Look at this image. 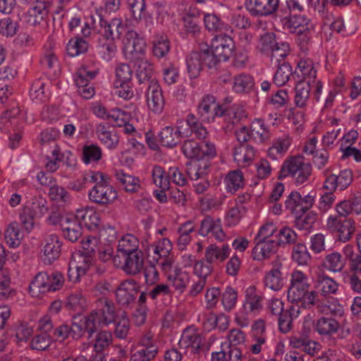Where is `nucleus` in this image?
I'll list each match as a JSON object with an SVG mask.
<instances>
[{"label":"nucleus","instance_id":"nucleus-63","mask_svg":"<svg viewBox=\"0 0 361 361\" xmlns=\"http://www.w3.org/2000/svg\"><path fill=\"white\" fill-rule=\"evenodd\" d=\"M237 300V292L231 287H226L222 294L221 302L224 308L230 311L235 305Z\"/></svg>","mask_w":361,"mask_h":361},{"label":"nucleus","instance_id":"nucleus-39","mask_svg":"<svg viewBox=\"0 0 361 361\" xmlns=\"http://www.w3.org/2000/svg\"><path fill=\"white\" fill-rule=\"evenodd\" d=\"M186 124L190 130V133L194 134L197 139H205L209 133L207 128L200 123L195 115L190 114L186 118Z\"/></svg>","mask_w":361,"mask_h":361},{"label":"nucleus","instance_id":"nucleus-17","mask_svg":"<svg viewBox=\"0 0 361 361\" xmlns=\"http://www.w3.org/2000/svg\"><path fill=\"white\" fill-rule=\"evenodd\" d=\"M49 2L45 0H36L27 11V23L30 25H39L49 13Z\"/></svg>","mask_w":361,"mask_h":361},{"label":"nucleus","instance_id":"nucleus-52","mask_svg":"<svg viewBox=\"0 0 361 361\" xmlns=\"http://www.w3.org/2000/svg\"><path fill=\"white\" fill-rule=\"evenodd\" d=\"M112 343V335L109 331H101L98 332L94 338L93 345L94 350L96 351H104L109 348Z\"/></svg>","mask_w":361,"mask_h":361},{"label":"nucleus","instance_id":"nucleus-46","mask_svg":"<svg viewBox=\"0 0 361 361\" xmlns=\"http://www.w3.org/2000/svg\"><path fill=\"white\" fill-rule=\"evenodd\" d=\"M112 324H115L114 335L116 338L124 339L127 337L130 329V321L127 317L126 311L121 312V316H119L116 322Z\"/></svg>","mask_w":361,"mask_h":361},{"label":"nucleus","instance_id":"nucleus-6","mask_svg":"<svg viewBox=\"0 0 361 361\" xmlns=\"http://www.w3.org/2000/svg\"><path fill=\"white\" fill-rule=\"evenodd\" d=\"M97 312L91 311L87 315L83 317H74L72 324V337L74 339L80 338L87 334L90 338L97 331L96 321Z\"/></svg>","mask_w":361,"mask_h":361},{"label":"nucleus","instance_id":"nucleus-31","mask_svg":"<svg viewBox=\"0 0 361 361\" xmlns=\"http://www.w3.org/2000/svg\"><path fill=\"white\" fill-rule=\"evenodd\" d=\"M76 217L89 230L96 229L100 222L99 214L90 208L78 209L76 211Z\"/></svg>","mask_w":361,"mask_h":361},{"label":"nucleus","instance_id":"nucleus-51","mask_svg":"<svg viewBox=\"0 0 361 361\" xmlns=\"http://www.w3.org/2000/svg\"><path fill=\"white\" fill-rule=\"evenodd\" d=\"M292 259L299 265H307L311 261L307 247L303 243H298L293 248Z\"/></svg>","mask_w":361,"mask_h":361},{"label":"nucleus","instance_id":"nucleus-27","mask_svg":"<svg viewBox=\"0 0 361 361\" xmlns=\"http://www.w3.org/2000/svg\"><path fill=\"white\" fill-rule=\"evenodd\" d=\"M140 58L137 60H130V62L134 63L139 82H149V83L153 80L151 79L154 73L153 65L145 59V56Z\"/></svg>","mask_w":361,"mask_h":361},{"label":"nucleus","instance_id":"nucleus-2","mask_svg":"<svg viewBox=\"0 0 361 361\" xmlns=\"http://www.w3.org/2000/svg\"><path fill=\"white\" fill-rule=\"evenodd\" d=\"M311 173L312 166L309 163L304 162L302 156L292 157L286 160L282 165L279 179L291 176L295 178L297 185H301L308 180Z\"/></svg>","mask_w":361,"mask_h":361},{"label":"nucleus","instance_id":"nucleus-54","mask_svg":"<svg viewBox=\"0 0 361 361\" xmlns=\"http://www.w3.org/2000/svg\"><path fill=\"white\" fill-rule=\"evenodd\" d=\"M317 215L313 212L307 214H300L297 216L295 220V226L300 230H308L312 228V225L316 222Z\"/></svg>","mask_w":361,"mask_h":361},{"label":"nucleus","instance_id":"nucleus-42","mask_svg":"<svg viewBox=\"0 0 361 361\" xmlns=\"http://www.w3.org/2000/svg\"><path fill=\"white\" fill-rule=\"evenodd\" d=\"M251 133L262 143L270 138L271 133L262 119L256 118L250 124Z\"/></svg>","mask_w":361,"mask_h":361},{"label":"nucleus","instance_id":"nucleus-43","mask_svg":"<svg viewBox=\"0 0 361 361\" xmlns=\"http://www.w3.org/2000/svg\"><path fill=\"white\" fill-rule=\"evenodd\" d=\"M278 68L274 76V82L277 86L284 85L290 79L292 75V68L289 63L283 62L277 64Z\"/></svg>","mask_w":361,"mask_h":361},{"label":"nucleus","instance_id":"nucleus-49","mask_svg":"<svg viewBox=\"0 0 361 361\" xmlns=\"http://www.w3.org/2000/svg\"><path fill=\"white\" fill-rule=\"evenodd\" d=\"M254 80L252 76L240 74L234 78L233 90L238 93L247 92L254 87Z\"/></svg>","mask_w":361,"mask_h":361},{"label":"nucleus","instance_id":"nucleus-32","mask_svg":"<svg viewBox=\"0 0 361 361\" xmlns=\"http://www.w3.org/2000/svg\"><path fill=\"white\" fill-rule=\"evenodd\" d=\"M262 296L257 293L255 286H251L245 290V300L243 307L246 311L252 312L262 309Z\"/></svg>","mask_w":361,"mask_h":361},{"label":"nucleus","instance_id":"nucleus-3","mask_svg":"<svg viewBox=\"0 0 361 361\" xmlns=\"http://www.w3.org/2000/svg\"><path fill=\"white\" fill-rule=\"evenodd\" d=\"M349 215L337 213L330 216L327 220L326 226L332 232L337 233V239L343 243L349 241L355 231V221Z\"/></svg>","mask_w":361,"mask_h":361},{"label":"nucleus","instance_id":"nucleus-58","mask_svg":"<svg viewBox=\"0 0 361 361\" xmlns=\"http://www.w3.org/2000/svg\"><path fill=\"white\" fill-rule=\"evenodd\" d=\"M116 80L114 83V86L121 85L124 82H130L132 76V70L127 63L119 64L115 70Z\"/></svg>","mask_w":361,"mask_h":361},{"label":"nucleus","instance_id":"nucleus-44","mask_svg":"<svg viewBox=\"0 0 361 361\" xmlns=\"http://www.w3.org/2000/svg\"><path fill=\"white\" fill-rule=\"evenodd\" d=\"M96 238H87L82 241L81 257L83 258L82 263L90 267L92 259L94 256L97 250Z\"/></svg>","mask_w":361,"mask_h":361},{"label":"nucleus","instance_id":"nucleus-62","mask_svg":"<svg viewBox=\"0 0 361 361\" xmlns=\"http://www.w3.org/2000/svg\"><path fill=\"white\" fill-rule=\"evenodd\" d=\"M72 326L63 324L54 329H53L51 332V338L52 341L63 342L68 336L72 334Z\"/></svg>","mask_w":361,"mask_h":361},{"label":"nucleus","instance_id":"nucleus-55","mask_svg":"<svg viewBox=\"0 0 361 361\" xmlns=\"http://www.w3.org/2000/svg\"><path fill=\"white\" fill-rule=\"evenodd\" d=\"M279 42L274 32H266L261 36L258 47L260 52L269 54Z\"/></svg>","mask_w":361,"mask_h":361},{"label":"nucleus","instance_id":"nucleus-11","mask_svg":"<svg viewBox=\"0 0 361 361\" xmlns=\"http://www.w3.org/2000/svg\"><path fill=\"white\" fill-rule=\"evenodd\" d=\"M198 114L202 121L209 122L213 120L215 116H223L225 115H231L229 109H224L219 104H216V99L212 95H206L203 97L197 107Z\"/></svg>","mask_w":361,"mask_h":361},{"label":"nucleus","instance_id":"nucleus-25","mask_svg":"<svg viewBox=\"0 0 361 361\" xmlns=\"http://www.w3.org/2000/svg\"><path fill=\"white\" fill-rule=\"evenodd\" d=\"M124 257L125 263L123 266V269L126 274L135 275L140 272L143 268L144 263L143 252L142 250L124 255Z\"/></svg>","mask_w":361,"mask_h":361},{"label":"nucleus","instance_id":"nucleus-15","mask_svg":"<svg viewBox=\"0 0 361 361\" xmlns=\"http://www.w3.org/2000/svg\"><path fill=\"white\" fill-rule=\"evenodd\" d=\"M204 339L198 331L192 327H187L182 333L178 345L180 348H192L194 353H198L203 346Z\"/></svg>","mask_w":361,"mask_h":361},{"label":"nucleus","instance_id":"nucleus-56","mask_svg":"<svg viewBox=\"0 0 361 361\" xmlns=\"http://www.w3.org/2000/svg\"><path fill=\"white\" fill-rule=\"evenodd\" d=\"M154 183L159 188L166 190L169 188V176L166 175L164 170L160 166H154L152 172Z\"/></svg>","mask_w":361,"mask_h":361},{"label":"nucleus","instance_id":"nucleus-22","mask_svg":"<svg viewBox=\"0 0 361 361\" xmlns=\"http://www.w3.org/2000/svg\"><path fill=\"white\" fill-rule=\"evenodd\" d=\"M230 252L231 248L228 244H224L221 247L216 244H210L205 249L204 258L209 263H221L229 257Z\"/></svg>","mask_w":361,"mask_h":361},{"label":"nucleus","instance_id":"nucleus-16","mask_svg":"<svg viewBox=\"0 0 361 361\" xmlns=\"http://www.w3.org/2000/svg\"><path fill=\"white\" fill-rule=\"evenodd\" d=\"M159 142L164 147L172 148L176 146L182 137H188V131L183 129V126H178L175 130L172 126L164 128L159 133Z\"/></svg>","mask_w":361,"mask_h":361},{"label":"nucleus","instance_id":"nucleus-26","mask_svg":"<svg viewBox=\"0 0 361 361\" xmlns=\"http://www.w3.org/2000/svg\"><path fill=\"white\" fill-rule=\"evenodd\" d=\"M310 80L304 79L299 81L295 87L294 103L296 107L304 108L307 106L310 95Z\"/></svg>","mask_w":361,"mask_h":361},{"label":"nucleus","instance_id":"nucleus-60","mask_svg":"<svg viewBox=\"0 0 361 361\" xmlns=\"http://www.w3.org/2000/svg\"><path fill=\"white\" fill-rule=\"evenodd\" d=\"M157 353L156 345L144 346L136 353L133 354L130 360L133 361H149L153 359Z\"/></svg>","mask_w":361,"mask_h":361},{"label":"nucleus","instance_id":"nucleus-45","mask_svg":"<svg viewBox=\"0 0 361 361\" xmlns=\"http://www.w3.org/2000/svg\"><path fill=\"white\" fill-rule=\"evenodd\" d=\"M116 176L126 192H136L140 188V180L135 176L122 172L116 173Z\"/></svg>","mask_w":361,"mask_h":361},{"label":"nucleus","instance_id":"nucleus-9","mask_svg":"<svg viewBox=\"0 0 361 361\" xmlns=\"http://www.w3.org/2000/svg\"><path fill=\"white\" fill-rule=\"evenodd\" d=\"M38 329L40 331V333L32 338L30 341V348L33 350H45L53 342L51 338L53 323L49 316H45L40 319Z\"/></svg>","mask_w":361,"mask_h":361},{"label":"nucleus","instance_id":"nucleus-37","mask_svg":"<svg viewBox=\"0 0 361 361\" xmlns=\"http://www.w3.org/2000/svg\"><path fill=\"white\" fill-rule=\"evenodd\" d=\"M200 54L203 66H206L209 68L215 66L222 60V59L215 53L214 49L212 47L209 49L207 44H202L200 45Z\"/></svg>","mask_w":361,"mask_h":361},{"label":"nucleus","instance_id":"nucleus-57","mask_svg":"<svg viewBox=\"0 0 361 361\" xmlns=\"http://www.w3.org/2000/svg\"><path fill=\"white\" fill-rule=\"evenodd\" d=\"M102 149L96 145H85L82 148V160L85 164L98 161L102 158Z\"/></svg>","mask_w":361,"mask_h":361},{"label":"nucleus","instance_id":"nucleus-48","mask_svg":"<svg viewBox=\"0 0 361 361\" xmlns=\"http://www.w3.org/2000/svg\"><path fill=\"white\" fill-rule=\"evenodd\" d=\"M265 286L274 290H279L283 286L281 272L279 268H274L267 273L264 279Z\"/></svg>","mask_w":361,"mask_h":361},{"label":"nucleus","instance_id":"nucleus-34","mask_svg":"<svg viewBox=\"0 0 361 361\" xmlns=\"http://www.w3.org/2000/svg\"><path fill=\"white\" fill-rule=\"evenodd\" d=\"M88 49L89 43L79 37L71 38L66 45L67 54L71 57L85 54L87 51Z\"/></svg>","mask_w":361,"mask_h":361},{"label":"nucleus","instance_id":"nucleus-35","mask_svg":"<svg viewBox=\"0 0 361 361\" xmlns=\"http://www.w3.org/2000/svg\"><path fill=\"white\" fill-rule=\"evenodd\" d=\"M139 240L132 234H126L118 241L117 250L124 255L140 251L138 249Z\"/></svg>","mask_w":361,"mask_h":361},{"label":"nucleus","instance_id":"nucleus-7","mask_svg":"<svg viewBox=\"0 0 361 361\" xmlns=\"http://www.w3.org/2000/svg\"><path fill=\"white\" fill-rule=\"evenodd\" d=\"M88 197L92 202L107 207L118 198V193L108 180L102 185H94L88 192Z\"/></svg>","mask_w":361,"mask_h":361},{"label":"nucleus","instance_id":"nucleus-41","mask_svg":"<svg viewBox=\"0 0 361 361\" xmlns=\"http://www.w3.org/2000/svg\"><path fill=\"white\" fill-rule=\"evenodd\" d=\"M345 265V262L339 252H334L326 256L323 266L334 272L341 271Z\"/></svg>","mask_w":361,"mask_h":361},{"label":"nucleus","instance_id":"nucleus-23","mask_svg":"<svg viewBox=\"0 0 361 361\" xmlns=\"http://www.w3.org/2000/svg\"><path fill=\"white\" fill-rule=\"evenodd\" d=\"M279 243L274 240L260 242L257 240V245L252 250V258L259 261L268 259L276 252Z\"/></svg>","mask_w":361,"mask_h":361},{"label":"nucleus","instance_id":"nucleus-13","mask_svg":"<svg viewBox=\"0 0 361 361\" xmlns=\"http://www.w3.org/2000/svg\"><path fill=\"white\" fill-rule=\"evenodd\" d=\"M148 108L153 112L160 114L165 104L162 90L156 80L150 81L146 93Z\"/></svg>","mask_w":361,"mask_h":361},{"label":"nucleus","instance_id":"nucleus-21","mask_svg":"<svg viewBox=\"0 0 361 361\" xmlns=\"http://www.w3.org/2000/svg\"><path fill=\"white\" fill-rule=\"evenodd\" d=\"M212 47L223 61H226L231 56L235 44L231 37L224 34L216 36Z\"/></svg>","mask_w":361,"mask_h":361},{"label":"nucleus","instance_id":"nucleus-19","mask_svg":"<svg viewBox=\"0 0 361 361\" xmlns=\"http://www.w3.org/2000/svg\"><path fill=\"white\" fill-rule=\"evenodd\" d=\"M61 245L59 236L55 234L49 235L45 239V244L42 250L44 254L43 262L51 264L57 259L61 254Z\"/></svg>","mask_w":361,"mask_h":361},{"label":"nucleus","instance_id":"nucleus-8","mask_svg":"<svg viewBox=\"0 0 361 361\" xmlns=\"http://www.w3.org/2000/svg\"><path fill=\"white\" fill-rule=\"evenodd\" d=\"M124 50L130 60L140 59L145 56V42L144 39L134 30H128L123 37Z\"/></svg>","mask_w":361,"mask_h":361},{"label":"nucleus","instance_id":"nucleus-24","mask_svg":"<svg viewBox=\"0 0 361 361\" xmlns=\"http://www.w3.org/2000/svg\"><path fill=\"white\" fill-rule=\"evenodd\" d=\"M336 209L337 213L350 215L351 214H360L361 213V192L351 195L348 200L339 202Z\"/></svg>","mask_w":361,"mask_h":361},{"label":"nucleus","instance_id":"nucleus-10","mask_svg":"<svg viewBox=\"0 0 361 361\" xmlns=\"http://www.w3.org/2000/svg\"><path fill=\"white\" fill-rule=\"evenodd\" d=\"M92 311L96 312L97 321L99 324L108 326L116 322L119 316H121L123 310H116L115 304L106 298H100L97 301V309Z\"/></svg>","mask_w":361,"mask_h":361},{"label":"nucleus","instance_id":"nucleus-61","mask_svg":"<svg viewBox=\"0 0 361 361\" xmlns=\"http://www.w3.org/2000/svg\"><path fill=\"white\" fill-rule=\"evenodd\" d=\"M170 50L169 41L166 37L160 38L153 42V54L158 58L165 56Z\"/></svg>","mask_w":361,"mask_h":361},{"label":"nucleus","instance_id":"nucleus-59","mask_svg":"<svg viewBox=\"0 0 361 361\" xmlns=\"http://www.w3.org/2000/svg\"><path fill=\"white\" fill-rule=\"evenodd\" d=\"M66 306L75 312H80L86 307V300L81 293L71 294L66 301Z\"/></svg>","mask_w":361,"mask_h":361},{"label":"nucleus","instance_id":"nucleus-14","mask_svg":"<svg viewBox=\"0 0 361 361\" xmlns=\"http://www.w3.org/2000/svg\"><path fill=\"white\" fill-rule=\"evenodd\" d=\"M99 23L100 27L99 32L103 38L118 39L126 30V25L121 18H115L108 21L101 17Z\"/></svg>","mask_w":361,"mask_h":361},{"label":"nucleus","instance_id":"nucleus-64","mask_svg":"<svg viewBox=\"0 0 361 361\" xmlns=\"http://www.w3.org/2000/svg\"><path fill=\"white\" fill-rule=\"evenodd\" d=\"M32 327L26 323H20L16 328L15 342L20 345L22 342H27L32 334Z\"/></svg>","mask_w":361,"mask_h":361},{"label":"nucleus","instance_id":"nucleus-38","mask_svg":"<svg viewBox=\"0 0 361 361\" xmlns=\"http://www.w3.org/2000/svg\"><path fill=\"white\" fill-rule=\"evenodd\" d=\"M226 189L231 193H235L244 185L243 175L240 170L229 172L224 179Z\"/></svg>","mask_w":361,"mask_h":361},{"label":"nucleus","instance_id":"nucleus-40","mask_svg":"<svg viewBox=\"0 0 361 361\" xmlns=\"http://www.w3.org/2000/svg\"><path fill=\"white\" fill-rule=\"evenodd\" d=\"M99 47L102 58L106 61H109L113 59L117 51L115 40H112V39H99Z\"/></svg>","mask_w":361,"mask_h":361},{"label":"nucleus","instance_id":"nucleus-4","mask_svg":"<svg viewBox=\"0 0 361 361\" xmlns=\"http://www.w3.org/2000/svg\"><path fill=\"white\" fill-rule=\"evenodd\" d=\"M181 149L187 158L195 160L212 159L216 154L214 145L209 141L197 142L193 140H186Z\"/></svg>","mask_w":361,"mask_h":361},{"label":"nucleus","instance_id":"nucleus-18","mask_svg":"<svg viewBox=\"0 0 361 361\" xmlns=\"http://www.w3.org/2000/svg\"><path fill=\"white\" fill-rule=\"evenodd\" d=\"M199 233L202 236L212 233V235L220 242L224 241L226 238V235L222 229L221 220L219 219L214 220L209 216H206L201 221Z\"/></svg>","mask_w":361,"mask_h":361},{"label":"nucleus","instance_id":"nucleus-12","mask_svg":"<svg viewBox=\"0 0 361 361\" xmlns=\"http://www.w3.org/2000/svg\"><path fill=\"white\" fill-rule=\"evenodd\" d=\"M279 0H247L245 8L252 16L273 15L279 8Z\"/></svg>","mask_w":361,"mask_h":361},{"label":"nucleus","instance_id":"nucleus-33","mask_svg":"<svg viewBox=\"0 0 361 361\" xmlns=\"http://www.w3.org/2000/svg\"><path fill=\"white\" fill-rule=\"evenodd\" d=\"M283 26L290 32H296L298 30H304L307 27L308 20L302 15L294 13L289 14V17H285Z\"/></svg>","mask_w":361,"mask_h":361},{"label":"nucleus","instance_id":"nucleus-47","mask_svg":"<svg viewBox=\"0 0 361 361\" xmlns=\"http://www.w3.org/2000/svg\"><path fill=\"white\" fill-rule=\"evenodd\" d=\"M6 243L11 247H16L20 243V239L23 237L17 223L11 224L4 233Z\"/></svg>","mask_w":361,"mask_h":361},{"label":"nucleus","instance_id":"nucleus-53","mask_svg":"<svg viewBox=\"0 0 361 361\" xmlns=\"http://www.w3.org/2000/svg\"><path fill=\"white\" fill-rule=\"evenodd\" d=\"M290 52L289 44L286 42L279 41L273 50L269 53L272 63L279 64L288 55Z\"/></svg>","mask_w":361,"mask_h":361},{"label":"nucleus","instance_id":"nucleus-20","mask_svg":"<svg viewBox=\"0 0 361 361\" xmlns=\"http://www.w3.org/2000/svg\"><path fill=\"white\" fill-rule=\"evenodd\" d=\"M96 134L100 142L109 149H114L119 142V137L114 127L99 123L96 127Z\"/></svg>","mask_w":361,"mask_h":361},{"label":"nucleus","instance_id":"nucleus-5","mask_svg":"<svg viewBox=\"0 0 361 361\" xmlns=\"http://www.w3.org/2000/svg\"><path fill=\"white\" fill-rule=\"evenodd\" d=\"M139 285L133 279H127L118 286L115 291L116 301L123 308H132L136 303Z\"/></svg>","mask_w":361,"mask_h":361},{"label":"nucleus","instance_id":"nucleus-28","mask_svg":"<svg viewBox=\"0 0 361 361\" xmlns=\"http://www.w3.org/2000/svg\"><path fill=\"white\" fill-rule=\"evenodd\" d=\"M234 160L243 166L249 165L255 155L254 147L247 144H239L233 149Z\"/></svg>","mask_w":361,"mask_h":361},{"label":"nucleus","instance_id":"nucleus-30","mask_svg":"<svg viewBox=\"0 0 361 361\" xmlns=\"http://www.w3.org/2000/svg\"><path fill=\"white\" fill-rule=\"evenodd\" d=\"M315 286L321 295L326 296L329 294H335L338 290V284L332 278L319 272L317 274Z\"/></svg>","mask_w":361,"mask_h":361},{"label":"nucleus","instance_id":"nucleus-50","mask_svg":"<svg viewBox=\"0 0 361 361\" xmlns=\"http://www.w3.org/2000/svg\"><path fill=\"white\" fill-rule=\"evenodd\" d=\"M37 211L31 207H25L20 214V219L25 229L30 232L35 226V219L37 218Z\"/></svg>","mask_w":361,"mask_h":361},{"label":"nucleus","instance_id":"nucleus-29","mask_svg":"<svg viewBox=\"0 0 361 361\" xmlns=\"http://www.w3.org/2000/svg\"><path fill=\"white\" fill-rule=\"evenodd\" d=\"M339 328V322L331 317H322L317 320L315 324L316 331L323 336H331L336 333Z\"/></svg>","mask_w":361,"mask_h":361},{"label":"nucleus","instance_id":"nucleus-1","mask_svg":"<svg viewBox=\"0 0 361 361\" xmlns=\"http://www.w3.org/2000/svg\"><path fill=\"white\" fill-rule=\"evenodd\" d=\"M307 277L300 271H295L291 276V285L287 293L289 302L300 303L303 308L310 309L316 303L317 292L309 290Z\"/></svg>","mask_w":361,"mask_h":361},{"label":"nucleus","instance_id":"nucleus-36","mask_svg":"<svg viewBox=\"0 0 361 361\" xmlns=\"http://www.w3.org/2000/svg\"><path fill=\"white\" fill-rule=\"evenodd\" d=\"M186 65L190 78H196L203 68L200 51H192L187 56Z\"/></svg>","mask_w":361,"mask_h":361}]
</instances>
